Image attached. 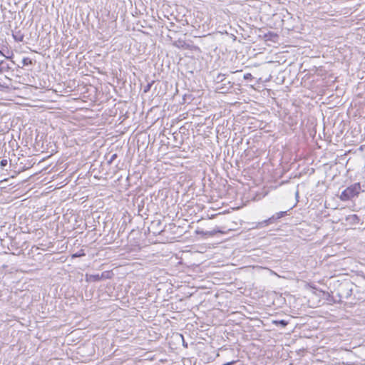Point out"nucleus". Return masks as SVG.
Wrapping results in <instances>:
<instances>
[{
	"mask_svg": "<svg viewBox=\"0 0 365 365\" xmlns=\"http://www.w3.org/2000/svg\"><path fill=\"white\" fill-rule=\"evenodd\" d=\"M361 190V185L359 183H354L351 186L346 188L341 194L340 199L341 200H348L352 197L358 195Z\"/></svg>",
	"mask_w": 365,
	"mask_h": 365,
	"instance_id": "nucleus-1",
	"label": "nucleus"
},
{
	"mask_svg": "<svg viewBox=\"0 0 365 365\" xmlns=\"http://www.w3.org/2000/svg\"><path fill=\"white\" fill-rule=\"evenodd\" d=\"M249 76H251V75H250V73H248V74H247V76H245V78H249Z\"/></svg>",
	"mask_w": 365,
	"mask_h": 365,
	"instance_id": "nucleus-16",
	"label": "nucleus"
},
{
	"mask_svg": "<svg viewBox=\"0 0 365 365\" xmlns=\"http://www.w3.org/2000/svg\"><path fill=\"white\" fill-rule=\"evenodd\" d=\"M115 157H116V155H115V154H114V155L112 156V158H111V160H113V159H115Z\"/></svg>",
	"mask_w": 365,
	"mask_h": 365,
	"instance_id": "nucleus-14",
	"label": "nucleus"
},
{
	"mask_svg": "<svg viewBox=\"0 0 365 365\" xmlns=\"http://www.w3.org/2000/svg\"><path fill=\"white\" fill-rule=\"evenodd\" d=\"M195 142L197 143V142L200 141L201 140H203L205 138V137L203 136V135L198 134L195 137Z\"/></svg>",
	"mask_w": 365,
	"mask_h": 365,
	"instance_id": "nucleus-9",
	"label": "nucleus"
},
{
	"mask_svg": "<svg viewBox=\"0 0 365 365\" xmlns=\"http://www.w3.org/2000/svg\"><path fill=\"white\" fill-rule=\"evenodd\" d=\"M150 86H151V85H150V84H148V85L145 86V89H144V92H145V93H147V92L150 89Z\"/></svg>",
	"mask_w": 365,
	"mask_h": 365,
	"instance_id": "nucleus-12",
	"label": "nucleus"
},
{
	"mask_svg": "<svg viewBox=\"0 0 365 365\" xmlns=\"http://www.w3.org/2000/svg\"><path fill=\"white\" fill-rule=\"evenodd\" d=\"M249 76H251V75H250V73H248V74H247V76H245V78H249Z\"/></svg>",
	"mask_w": 365,
	"mask_h": 365,
	"instance_id": "nucleus-18",
	"label": "nucleus"
},
{
	"mask_svg": "<svg viewBox=\"0 0 365 365\" xmlns=\"http://www.w3.org/2000/svg\"><path fill=\"white\" fill-rule=\"evenodd\" d=\"M216 233H222V231L219 230H213L212 231H209V232H207V235H210V236H213L215 235Z\"/></svg>",
	"mask_w": 365,
	"mask_h": 365,
	"instance_id": "nucleus-8",
	"label": "nucleus"
},
{
	"mask_svg": "<svg viewBox=\"0 0 365 365\" xmlns=\"http://www.w3.org/2000/svg\"><path fill=\"white\" fill-rule=\"evenodd\" d=\"M249 76H251V75H250V73H248V74H247V76H245V78H249Z\"/></svg>",
	"mask_w": 365,
	"mask_h": 365,
	"instance_id": "nucleus-17",
	"label": "nucleus"
},
{
	"mask_svg": "<svg viewBox=\"0 0 365 365\" xmlns=\"http://www.w3.org/2000/svg\"><path fill=\"white\" fill-rule=\"evenodd\" d=\"M0 165L1 167H5L7 165V160L5 159H3L2 160H1Z\"/></svg>",
	"mask_w": 365,
	"mask_h": 365,
	"instance_id": "nucleus-11",
	"label": "nucleus"
},
{
	"mask_svg": "<svg viewBox=\"0 0 365 365\" xmlns=\"http://www.w3.org/2000/svg\"><path fill=\"white\" fill-rule=\"evenodd\" d=\"M234 363H235V361H231V362L226 363L223 365H232Z\"/></svg>",
	"mask_w": 365,
	"mask_h": 365,
	"instance_id": "nucleus-13",
	"label": "nucleus"
},
{
	"mask_svg": "<svg viewBox=\"0 0 365 365\" xmlns=\"http://www.w3.org/2000/svg\"><path fill=\"white\" fill-rule=\"evenodd\" d=\"M286 215V212H279L275 215H272L267 220L259 222L257 227H264L270 224L274 223L277 220L280 219Z\"/></svg>",
	"mask_w": 365,
	"mask_h": 365,
	"instance_id": "nucleus-2",
	"label": "nucleus"
},
{
	"mask_svg": "<svg viewBox=\"0 0 365 365\" xmlns=\"http://www.w3.org/2000/svg\"><path fill=\"white\" fill-rule=\"evenodd\" d=\"M31 63H32L31 59L28 57H25L22 60V66H26L30 65Z\"/></svg>",
	"mask_w": 365,
	"mask_h": 365,
	"instance_id": "nucleus-7",
	"label": "nucleus"
},
{
	"mask_svg": "<svg viewBox=\"0 0 365 365\" xmlns=\"http://www.w3.org/2000/svg\"><path fill=\"white\" fill-rule=\"evenodd\" d=\"M12 36L17 42H21L24 40V35L20 31L13 33Z\"/></svg>",
	"mask_w": 365,
	"mask_h": 365,
	"instance_id": "nucleus-4",
	"label": "nucleus"
},
{
	"mask_svg": "<svg viewBox=\"0 0 365 365\" xmlns=\"http://www.w3.org/2000/svg\"><path fill=\"white\" fill-rule=\"evenodd\" d=\"M351 217L352 218H354V219H355V218H356V219L357 218V216H356V215H351Z\"/></svg>",
	"mask_w": 365,
	"mask_h": 365,
	"instance_id": "nucleus-15",
	"label": "nucleus"
},
{
	"mask_svg": "<svg viewBox=\"0 0 365 365\" xmlns=\"http://www.w3.org/2000/svg\"><path fill=\"white\" fill-rule=\"evenodd\" d=\"M274 323L275 324H281L282 327H285L287 324V322L284 320H280V321H274Z\"/></svg>",
	"mask_w": 365,
	"mask_h": 365,
	"instance_id": "nucleus-10",
	"label": "nucleus"
},
{
	"mask_svg": "<svg viewBox=\"0 0 365 365\" xmlns=\"http://www.w3.org/2000/svg\"><path fill=\"white\" fill-rule=\"evenodd\" d=\"M85 255H86V254L84 252V250H81L79 252L73 254L71 257H72V258H76V257H83Z\"/></svg>",
	"mask_w": 365,
	"mask_h": 365,
	"instance_id": "nucleus-6",
	"label": "nucleus"
},
{
	"mask_svg": "<svg viewBox=\"0 0 365 365\" xmlns=\"http://www.w3.org/2000/svg\"><path fill=\"white\" fill-rule=\"evenodd\" d=\"M0 53L8 59H11L14 56L13 51L4 45L0 46Z\"/></svg>",
	"mask_w": 365,
	"mask_h": 365,
	"instance_id": "nucleus-3",
	"label": "nucleus"
},
{
	"mask_svg": "<svg viewBox=\"0 0 365 365\" xmlns=\"http://www.w3.org/2000/svg\"><path fill=\"white\" fill-rule=\"evenodd\" d=\"M173 45L178 48H183L187 47V43L184 41L180 40V39L174 41Z\"/></svg>",
	"mask_w": 365,
	"mask_h": 365,
	"instance_id": "nucleus-5",
	"label": "nucleus"
}]
</instances>
